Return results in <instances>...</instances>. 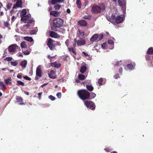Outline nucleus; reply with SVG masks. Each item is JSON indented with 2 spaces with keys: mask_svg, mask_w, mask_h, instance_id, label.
<instances>
[{
  "mask_svg": "<svg viewBox=\"0 0 153 153\" xmlns=\"http://www.w3.org/2000/svg\"><path fill=\"white\" fill-rule=\"evenodd\" d=\"M91 11L93 14H98L105 9V5L103 3L99 4L98 5L95 4L91 5Z\"/></svg>",
  "mask_w": 153,
  "mask_h": 153,
  "instance_id": "obj_1",
  "label": "nucleus"
},
{
  "mask_svg": "<svg viewBox=\"0 0 153 153\" xmlns=\"http://www.w3.org/2000/svg\"><path fill=\"white\" fill-rule=\"evenodd\" d=\"M77 94L79 98L82 100H89V92L86 90L82 89L78 90Z\"/></svg>",
  "mask_w": 153,
  "mask_h": 153,
  "instance_id": "obj_2",
  "label": "nucleus"
},
{
  "mask_svg": "<svg viewBox=\"0 0 153 153\" xmlns=\"http://www.w3.org/2000/svg\"><path fill=\"white\" fill-rule=\"evenodd\" d=\"M63 21L60 18H55L53 22V28L56 27H60L63 25ZM53 30H55L54 29H53Z\"/></svg>",
  "mask_w": 153,
  "mask_h": 153,
  "instance_id": "obj_3",
  "label": "nucleus"
},
{
  "mask_svg": "<svg viewBox=\"0 0 153 153\" xmlns=\"http://www.w3.org/2000/svg\"><path fill=\"white\" fill-rule=\"evenodd\" d=\"M84 104L88 108L91 110H94L95 109V104L92 101L86 100L84 102Z\"/></svg>",
  "mask_w": 153,
  "mask_h": 153,
  "instance_id": "obj_4",
  "label": "nucleus"
},
{
  "mask_svg": "<svg viewBox=\"0 0 153 153\" xmlns=\"http://www.w3.org/2000/svg\"><path fill=\"white\" fill-rule=\"evenodd\" d=\"M55 41L51 38H49L48 39L47 45L51 50H53L55 49V45L54 42Z\"/></svg>",
  "mask_w": 153,
  "mask_h": 153,
  "instance_id": "obj_5",
  "label": "nucleus"
},
{
  "mask_svg": "<svg viewBox=\"0 0 153 153\" xmlns=\"http://www.w3.org/2000/svg\"><path fill=\"white\" fill-rule=\"evenodd\" d=\"M42 72L41 69V67L39 66L36 68V76L35 78V80H38L39 78L42 77Z\"/></svg>",
  "mask_w": 153,
  "mask_h": 153,
  "instance_id": "obj_6",
  "label": "nucleus"
},
{
  "mask_svg": "<svg viewBox=\"0 0 153 153\" xmlns=\"http://www.w3.org/2000/svg\"><path fill=\"white\" fill-rule=\"evenodd\" d=\"M20 48V47L16 44H13L10 45L8 47V51L10 53H14L17 49Z\"/></svg>",
  "mask_w": 153,
  "mask_h": 153,
  "instance_id": "obj_7",
  "label": "nucleus"
},
{
  "mask_svg": "<svg viewBox=\"0 0 153 153\" xmlns=\"http://www.w3.org/2000/svg\"><path fill=\"white\" fill-rule=\"evenodd\" d=\"M56 72L53 70H51L50 71V73H48V76L49 77L52 79H55L56 78Z\"/></svg>",
  "mask_w": 153,
  "mask_h": 153,
  "instance_id": "obj_8",
  "label": "nucleus"
},
{
  "mask_svg": "<svg viewBox=\"0 0 153 153\" xmlns=\"http://www.w3.org/2000/svg\"><path fill=\"white\" fill-rule=\"evenodd\" d=\"M124 21L123 18L120 16L116 17L115 22L117 24H120L122 23Z\"/></svg>",
  "mask_w": 153,
  "mask_h": 153,
  "instance_id": "obj_9",
  "label": "nucleus"
},
{
  "mask_svg": "<svg viewBox=\"0 0 153 153\" xmlns=\"http://www.w3.org/2000/svg\"><path fill=\"white\" fill-rule=\"evenodd\" d=\"M21 0H18L17 1L15 5H14L13 7V9H16L19 7H22V3Z\"/></svg>",
  "mask_w": 153,
  "mask_h": 153,
  "instance_id": "obj_10",
  "label": "nucleus"
},
{
  "mask_svg": "<svg viewBox=\"0 0 153 153\" xmlns=\"http://www.w3.org/2000/svg\"><path fill=\"white\" fill-rule=\"evenodd\" d=\"M49 33L50 36L52 38H57L59 37V35L53 31H50Z\"/></svg>",
  "mask_w": 153,
  "mask_h": 153,
  "instance_id": "obj_11",
  "label": "nucleus"
},
{
  "mask_svg": "<svg viewBox=\"0 0 153 153\" xmlns=\"http://www.w3.org/2000/svg\"><path fill=\"white\" fill-rule=\"evenodd\" d=\"M85 44V40L82 38H80L79 40L77 41V45L78 46H81L84 45Z\"/></svg>",
  "mask_w": 153,
  "mask_h": 153,
  "instance_id": "obj_12",
  "label": "nucleus"
},
{
  "mask_svg": "<svg viewBox=\"0 0 153 153\" xmlns=\"http://www.w3.org/2000/svg\"><path fill=\"white\" fill-rule=\"evenodd\" d=\"M119 5L122 7H125L126 5V0H118Z\"/></svg>",
  "mask_w": 153,
  "mask_h": 153,
  "instance_id": "obj_13",
  "label": "nucleus"
},
{
  "mask_svg": "<svg viewBox=\"0 0 153 153\" xmlns=\"http://www.w3.org/2000/svg\"><path fill=\"white\" fill-rule=\"evenodd\" d=\"M98 34H95L92 36V37L90 39L91 42H93L94 41H98Z\"/></svg>",
  "mask_w": 153,
  "mask_h": 153,
  "instance_id": "obj_14",
  "label": "nucleus"
},
{
  "mask_svg": "<svg viewBox=\"0 0 153 153\" xmlns=\"http://www.w3.org/2000/svg\"><path fill=\"white\" fill-rule=\"evenodd\" d=\"M134 65H132L131 63L127 65L126 66V69L127 70H132L134 68Z\"/></svg>",
  "mask_w": 153,
  "mask_h": 153,
  "instance_id": "obj_15",
  "label": "nucleus"
},
{
  "mask_svg": "<svg viewBox=\"0 0 153 153\" xmlns=\"http://www.w3.org/2000/svg\"><path fill=\"white\" fill-rule=\"evenodd\" d=\"M78 25L80 26H85L87 25V23L85 20H81L78 22Z\"/></svg>",
  "mask_w": 153,
  "mask_h": 153,
  "instance_id": "obj_16",
  "label": "nucleus"
},
{
  "mask_svg": "<svg viewBox=\"0 0 153 153\" xmlns=\"http://www.w3.org/2000/svg\"><path fill=\"white\" fill-rule=\"evenodd\" d=\"M68 49L71 54H74L75 55H76V49L75 48H68Z\"/></svg>",
  "mask_w": 153,
  "mask_h": 153,
  "instance_id": "obj_17",
  "label": "nucleus"
},
{
  "mask_svg": "<svg viewBox=\"0 0 153 153\" xmlns=\"http://www.w3.org/2000/svg\"><path fill=\"white\" fill-rule=\"evenodd\" d=\"M65 0H52L51 3L52 4H55L56 3L61 4L63 3Z\"/></svg>",
  "mask_w": 153,
  "mask_h": 153,
  "instance_id": "obj_18",
  "label": "nucleus"
},
{
  "mask_svg": "<svg viewBox=\"0 0 153 153\" xmlns=\"http://www.w3.org/2000/svg\"><path fill=\"white\" fill-rule=\"evenodd\" d=\"M51 65L52 67H54L56 68H59L61 66V64L60 63L56 62H52L51 63Z\"/></svg>",
  "mask_w": 153,
  "mask_h": 153,
  "instance_id": "obj_19",
  "label": "nucleus"
},
{
  "mask_svg": "<svg viewBox=\"0 0 153 153\" xmlns=\"http://www.w3.org/2000/svg\"><path fill=\"white\" fill-rule=\"evenodd\" d=\"M60 12H58L56 10L51 11L50 13V15H52L54 17H57L59 13H60Z\"/></svg>",
  "mask_w": 153,
  "mask_h": 153,
  "instance_id": "obj_20",
  "label": "nucleus"
},
{
  "mask_svg": "<svg viewBox=\"0 0 153 153\" xmlns=\"http://www.w3.org/2000/svg\"><path fill=\"white\" fill-rule=\"evenodd\" d=\"M30 17V14L25 15V16L21 17V20L22 21L24 22L28 20Z\"/></svg>",
  "mask_w": 153,
  "mask_h": 153,
  "instance_id": "obj_21",
  "label": "nucleus"
},
{
  "mask_svg": "<svg viewBox=\"0 0 153 153\" xmlns=\"http://www.w3.org/2000/svg\"><path fill=\"white\" fill-rule=\"evenodd\" d=\"M11 78L10 77H9L8 79H6L5 80V82L7 85H10L12 84Z\"/></svg>",
  "mask_w": 153,
  "mask_h": 153,
  "instance_id": "obj_22",
  "label": "nucleus"
},
{
  "mask_svg": "<svg viewBox=\"0 0 153 153\" xmlns=\"http://www.w3.org/2000/svg\"><path fill=\"white\" fill-rule=\"evenodd\" d=\"M27 64V61L26 60H24L22 61L20 63V65H21L24 68L26 67Z\"/></svg>",
  "mask_w": 153,
  "mask_h": 153,
  "instance_id": "obj_23",
  "label": "nucleus"
},
{
  "mask_svg": "<svg viewBox=\"0 0 153 153\" xmlns=\"http://www.w3.org/2000/svg\"><path fill=\"white\" fill-rule=\"evenodd\" d=\"M87 67L83 65L82 66L80 70V72L82 74H83L86 71Z\"/></svg>",
  "mask_w": 153,
  "mask_h": 153,
  "instance_id": "obj_24",
  "label": "nucleus"
},
{
  "mask_svg": "<svg viewBox=\"0 0 153 153\" xmlns=\"http://www.w3.org/2000/svg\"><path fill=\"white\" fill-rule=\"evenodd\" d=\"M147 54L149 55H152L153 54V48L150 47L147 50L146 52Z\"/></svg>",
  "mask_w": 153,
  "mask_h": 153,
  "instance_id": "obj_25",
  "label": "nucleus"
},
{
  "mask_svg": "<svg viewBox=\"0 0 153 153\" xmlns=\"http://www.w3.org/2000/svg\"><path fill=\"white\" fill-rule=\"evenodd\" d=\"M116 19L115 15L114 13H113L110 19V20H108L112 23L114 22V20H115Z\"/></svg>",
  "mask_w": 153,
  "mask_h": 153,
  "instance_id": "obj_26",
  "label": "nucleus"
},
{
  "mask_svg": "<svg viewBox=\"0 0 153 153\" xmlns=\"http://www.w3.org/2000/svg\"><path fill=\"white\" fill-rule=\"evenodd\" d=\"M96 94L93 92H91V93H89V100L93 99L96 97Z\"/></svg>",
  "mask_w": 153,
  "mask_h": 153,
  "instance_id": "obj_27",
  "label": "nucleus"
},
{
  "mask_svg": "<svg viewBox=\"0 0 153 153\" xmlns=\"http://www.w3.org/2000/svg\"><path fill=\"white\" fill-rule=\"evenodd\" d=\"M86 88L87 89L90 91H91L94 90V87L91 85H87Z\"/></svg>",
  "mask_w": 153,
  "mask_h": 153,
  "instance_id": "obj_28",
  "label": "nucleus"
},
{
  "mask_svg": "<svg viewBox=\"0 0 153 153\" xmlns=\"http://www.w3.org/2000/svg\"><path fill=\"white\" fill-rule=\"evenodd\" d=\"M79 36L80 37L84 38L85 37V33L84 32L83 30H79Z\"/></svg>",
  "mask_w": 153,
  "mask_h": 153,
  "instance_id": "obj_29",
  "label": "nucleus"
},
{
  "mask_svg": "<svg viewBox=\"0 0 153 153\" xmlns=\"http://www.w3.org/2000/svg\"><path fill=\"white\" fill-rule=\"evenodd\" d=\"M26 11L25 9H23L21 13H20L21 17H23L26 15Z\"/></svg>",
  "mask_w": 153,
  "mask_h": 153,
  "instance_id": "obj_30",
  "label": "nucleus"
},
{
  "mask_svg": "<svg viewBox=\"0 0 153 153\" xmlns=\"http://www.w3.org/2000/svg\"><path fill=\"white\" fill-rule=\"evenodd\" d=\"M103 82V79L102 78H100L98 79V81L97 82V85H99V86H101L102 85V82Z\"/></svg>",
  "mask_w": 153,
  "mask_h": 153,
  "instance_id": "obj_31",
  "label": "nucleus"
},
{
  "mask_svg": "<svg viewBox=\"0 0 153 153\" xmlns=\"http://www.w3.org/2000/svg\"><path fill=\"white\" fill-rule=\"evenodd\" d=\"M76 4L77 5V7L79 8H81V3L80 0H76Z\"/></svg>",
  "mask_w": 153,
  "mask_h": 153,
  "instance_id": "obj_32",
  "label": "nucleus"
},
{
  "mask_svg": "<svg viewBox=\"0 0 153 153\" xmlns=\"http://www.w3.org/2000/svg\"><path fill=\"white\" fill-rule=\"evenodd\" d=\"M24 39L29 42H31L33 41L32 38L31 37L27 36L25 37Z\"/></svg>",
  "mask_w": 153,
  "mask_h": 153,
  "instance_id": "obj_33",
  "label": "nucleus"
},
{
  "mask_svg": "<svg viewBox=\"0 0 153 153\" xmlns=\"http://www.w3.org/2000/svg\"><path fill=\"white\" fill-rule=\"evenodd\" d=\"M61 7L60 5L59 4H55L54 6V8L56 10H59L60 9Z\"/></svg>",
  "mask_w": 153,
  "mask_h": 153,
  "instance_id": "obj_34",
  "label": "nucleus"
},
{
  "mask_svg": "<svg viewBox=\"0 0 153 153\" xmlns=\"http://www.w3.org/2000/svg\"><path fill=\"white\" fill-rule=\"evenodd\" d=\"M78 77L79 79L81 80H83L85 79V76L82 74H79Z\"/></svg>",
  "mask_w": 153,
  "mask_h": 153,
  "instance_id": "obj_35",
  "label": "nucleus"
},
{
  "mask_svg": "<svg viewBox=\"0 0 153 153\" xmlns=\"http://www.w3.org/2000/svg\"><path fill=\"white\" fill-rule=\"evenodd\" d=\"M0 86L3 90L4 91L6 89L5 86L3 82H0Z\"/></svg>",
  "mask_w": 153,
  "mask_h": 153,
  "instance_id": "obj_36",
  "label": "nucleus"
},
{
  "mask_svg": "<svg viewBox=\"0 0 153 153\" xmlns=\"http://www.w3.org/2000/svg\"><path fill=\"white\" fill-rule=\"evenodd\" d=\"M16 99L17 100V101L18 102H22L23 101V100L22 98L19 96H17L16 97Z\"/></svg>",
  "mask_w": 153,
  "mask_h": 153,
  "instance_id": "obj_37",
  "label": "nucleus"
},
{
  "mask_svg": "<svg viewBox=\"0 0 153 153\" xmlns=\"http://www.w3.org/2000/svg\"><path fill=\"white\" fill-rule=\"evenodd\" d=\"M17 85H22V86H24L25 85V84L24 82H22L21 81L18 80L17 81Z\"/></svg>",
  "mask_w": 153,
  "mask_h": 153,
  "instance_id": "obj_38",
  "label": "nucleus"
},
{
  "mask_svg": "<svg viewBox=\"0 0 153 153\" xmlns=\"http://www.w3.org/2000/svg\"><path fill=\"white\" fill-rule=\"evenodd\" d=\"M21 46L22 48H25L27 47V45L25 42H22L21 43Z\"/></svg>",
  "mask_w": 153,
  "mask_h": 153,
  "instance_id": "obj_39",
  "label": "nucleus"
},
{
  "mask_svg": "<svg viewBox=\"0 0 153 153\" xmlns=\"http://www.w3.org/2000/svg\"><path fill=\"white\" fill-rule=\"evenodd\" d=\"M103 37V35L102 34L98 35V41H100L101 40Z\"/></svg>",
  "mask_w": 153,
  "mask_h": 153,
  "instance_id": "obj_40",
  "label": "nucleus"
},
{
  "mask_svg": "<svg viewBox=\"0 0 153 153\" xmlns=\"http://www.w3.org/2000/svg\"><path fill=\"white\" fill-rule=\"evenodd\" d=\"M10 64L11 65L16 66L18 64V62H16L15 61V62H12L11 61L10 62Z\"/></svg>",
  "mask_w": 153,
  "mask_h": 153,
  "instance_id": "obj_41",
  "label": "nucleus"
},
{
  "mask_svg": "<svg viewBox=\"0 0 153 153\" xmlns=\"http://www.w3.org/2000/svg\"><path fill=\"white\" fill-rule=\"evenodd\" d=\"M91 18V16L89 15H86L84 16L83 18L85 19H90Z\"/></svg>",
  "mask_w": 153,
  "mask_h": 153,
  "instance_id": "obj_42",
  "label": "nucleus"
},
{
  "mask_svg": "<svg viewBox=\"0 0 153 153\" xmlns=\"http://www.w3.org/2000/svg\"><path fill=\"white\" fill-rule=\"evenodd\" d=\"M13 59L12 57H6L4 59L5 60H7V61H11Z\"/></svg>",
  "mask_w": 153,
  "mask_h": 153,
  "instance_id": "obj_43",
  "label": "nucleus"
},
{
  "mask_svg": "<svg viewBox=\"0 0 153 153\" xmlns=\"http://www.w3.org/2000/svg\"><path fill=\"white\" fill-rule=\"evenodd\" d=\"M146 59V60H149L150 59L151 56L149 55H146L145 56Z\"/></svg>",
  "mask_w": 153,
  "mask_h": 153,
  "instance_id": "obj_44",
  "label": "nucleus"
},
{
  "mask_svg": "<svg viewBox=\"0 0 153 153\" xmlns=\"http://www.w3.org/2000/svg\"><path fill=\"white\" fill-rule=\"evenodd\" d=\"M49 98L52 101H53L55 100V97L51 95L49 96Z\"/></svg>",
  "mask_w": 153,
  "mask_h": 153,
  "instance_id": "obj_45",
  "label": "nucleus"
},
{
  "mask_svg": "<svg viewBox=\"0 0 153 153\" xmlns=\"http://www.w3.org/2000/svg\"><path fill=\"white\" fill-rule=\"evenodd\" d=\"M62 96V94L61 92H58L56 94V96L59 99L61 98Z\"/></svg>",
  "mask_w": 153,
  "mask_h": 153,
  "instance_id": "obj_46",
  "label": "nucleus"
},
{
  "mask_svg": "<svg viewBox=\"0 0 153 153\" xmlns=\"http://www.w3.org/2000/svg\"><path fill=\"white\" fill-rule=\"evenodd\" d=\"M12 3H9L7 6V7L8 9H10L11 8L12 6Z\"/></svg>",
  "mask_w": 153,
  "mask_h": 153,
  "instance_id": "obj_47",
  "label": "nucleus"
},
{
  "mask_svg": "<svg viewBox=\"0 0 153 153\" xmlns=\"http://www.w3.org/2000/svg\"><path fill=\"white\" fill-rule=\"evenodd\" d=\"M108 43L110 45H114V42L111 39H109L108 40Z\"/></svg>",
  "mask_w": 153,
  "mask_h": 153,
  "instance_id": "obj_48",
  "label": "nucleus"
},
{
  "mask_svg": "<svg viewBox=\"0 0 153 153\" xmlns=\"http://www.w3.org/2000/svg\"><path fill=\"white\" fill-rule=\"evenodd\" d=\"M24 78L27 80H29V81H30L31 80V79L28 76H24L23 77Z\"/></svg>",
  "mask_w": 153,
  "mask_h": 153,
  "instance_id": "obj_49",
  "label": "nucleus"
},
{
  "mask_svg": "<svg viewBox=\"0 0 153 153\" xmlns=\"http://www.w3.org/2000/svg\"><path fill=\"white\" fill-rule=\"evenodd\" d=\"M23 52V53L25 55H28L30 53V52L28 51H25Z\"/></svg>",
  "mask_w": 153,
  "mask_h": 153,
  "instance_id": "obj_50",
  "label": "nucleus"
},
{
  "mask_svg": "<svg viewBox=\"0 0 153 153\" xmlns=\"http://www.w3.org/2000/svg\"><path fill=\"white\" fill-rule=\"evenodd\" d=\"M36 31L35 30H32L30 31V33L31 34H36Z\"/></svg>",
  "mask_w": 153,
  "mask_h": 153,
  "instance_id": "obj_51",
  "label": "nucleus"
},
{
  "mask_svg": "<svg viewBox=\"0 0 153 153\" xmlns=\"http://www.w3.org/2000/svg\"><path fill=\"white\" fill-rule=\"evenodd\" d=\"M114 79H117L120 77H119V74H117L114 76Z\"/></svg>",
  "mask_w": 153,
  "mask_h": 153,
  "instance_id": "obj_52",
  "label": "nucleus"
},
{
  "mask_svg": "<svg viewBox=\"0 0 153 153\" xmlns=\"http://www.w3.org/2000/svg\"><path fill=\"white\" fill-rule=\"evenodd\" d=\"M69 39H67L66 41L65 42V44L67 46V47H68V46H69Z\"/></svg>",
  "mask_w": 153,
  "mask_h": 153,
  "instance_id": "obj_53",
  "label": "nucleus"
},
{
  "mask_svg": "<svg viewBox=\"0 0 153 153\" xmlns=\"http://www.w3.org/2000/svg\"><path fill=\"white\" fill-rule=\"evenodd\" d=\"M4 25L6 27H8L10 25V24L7 22H5L4 23Z\"/></svg>",
  "mask_w": 153,
  "mask_h": 153,
  "instance_id": "obj_54",
  "label": "nucleus"
},
{
  "mask_svg": "<svg viewBox=\"0 0 153 153\" xmlns=\"http://www.w3.org/2000/svg\"><path fill=\"white\" fill-rule=\"evenodd\" d=\"M121 61H122V60H120L119 62L118 61H117L116 63V64L115 65V66H119L120 65V62H121Z\"/></svg>",
  "mask_w": 153,
  "mask_h": 153,
  "instance_id": "obj_55",
  "label": "nucleus"
},
{
  "mask_svg": "<svg viewBox=\"0 0 153 153\" xmlns=\"http://www.w3.org/2000/svg\"><path fill=\"white\" fill-rule=\"evenodd\" d=\"M88 3V2L87 1H85L84 4H83V5L84 6V7H85L86 5H87Z\"/></svg>",
  "mask_w": 153,
  "mask_h": 153,
  "instance_id": "obj_56",
  "label": "nucleus"
},
{
  "mask_svg": "<svg viewBox=\"0 0 153 153\" xmlns=\"http://www.w3.org/2000/svg\"><path fill=\"white\" fill-rule=\"evenodd\" d=\"M119 72L121 75L123 73V68L122 67H120L119 70Z\"/></svg>",
  "mask_w": 153,
  "mask_h": 153,
  "instance_id": "obj_57",
  "label": "nucleus"
},
{
  "mask_svg": "<svg viewBox=\"0 0 153 153\" xmlns=\"http://www.w3.org/2000/svg\"><path fill=\"white\" fill-rule=\"evenodd\" d=\"M105 150L107 152H109L110 151V150H111V149L109 147H107L105 148Z\"/></svg>",
  "mask_w": 153,
  "mask_h": 153,
  "instance_id": "obj_58",
  "label": "nucleus"
},
{
  "mask_svg": "<svg viewBox=\"0 0 153 153\" xmlns=\"http://www.w3.org/2000/svg\"><path fill=\"white\" fill-rule=\"evenodd\" d=\"M42 94V92L39 93H38L39 98V100H40L41 99V96Z\"/></svg>",
  "mask_w": 153,
  "mask_h": 153,
  "instance_id": "obj_59",
  "label": "nucleus"
},
{
  "mask_svg": "<svg viewBox=\"0 0 153 153\" xmlns=\"http://www.w3.org/2000/svg\"><path fill=\"white\" fill-rule=\"evenodd\" d=\"M74 41L75 42L73 44V46L74 47H75L76 45V43H77V40L76 39H74Z\"/></svg>",
  "mask_w": 153,
  "mask_h": 153,
  "instance_id": "obj_60",
  "label": "nucleus"
},
{
  "mask_svg": "<svg viewBox=\"0 0 153 153\" xmlns=\"http://www.w3.org/2000/svg\"><path fill=\"white\" fill-rule=\"evenodd\" d=\"M33 21V19L28 20V21H27V23H31Z\"/></svg>",
  "mask_w": 153,
  "mask_h": 153,
  "instance_id": "obj_61",
  "label": "nucleus"
},
{
  "mask_svg": "<svg viewBox=\"0 0 153 153\" xmlns=\"http://www.w3.org/2000/svg\"><path fill=\"white\" fill-rule=\"evenodd\" d=\"M17 77L19 79H21L22 78V76L21 74H18L17 75Z\"/></svg>",
  "mask_w": 153,
  "mask_h": 153,
  "instance_id": "obj_62",
  "label": "nucleus"
},
{
  "mask_svg": "<svg viewBox=\"0 0 153 153\" xmlns=\"http://www.w3.org/2000/svg\"><path fill=\"white\" fill-rule=\"evenodd\" d=\"M15 18L14 16H13L11 18V21L12 22H13L15 20Z\"/></svg>",
  "mask_w": 153,
  "mask_h": 153,
  "instance_id": "obj_63",
  "label": "nucleus"
},
{
  "mask_svg": "<svg viewBox=\"0 0 153 153\" xmlns=\"http://www.w3.org/2000/svg\"><path fill=\"white\" fill-rule=\"evenodd\" d=\"M82 53L85 56H88V55L86 53H85V52H82Z\"/></svg>",
  "mask_w": 153,
  "mask_h": 153,
  "instance_id": "obj_64",
  "label": "nucleus"
}]
</instances>
